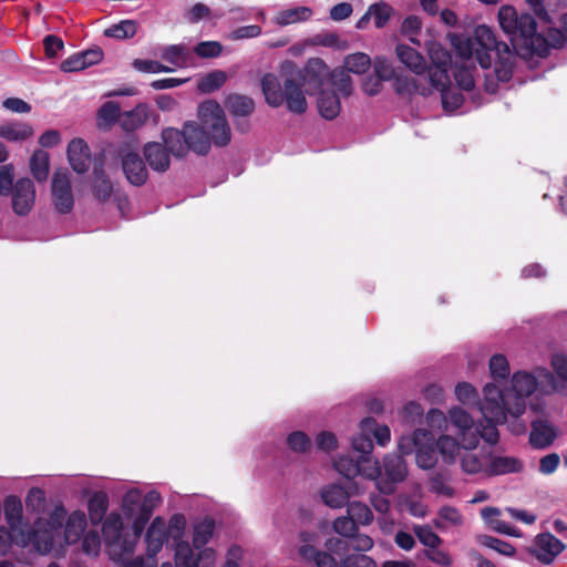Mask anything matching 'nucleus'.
<instances>
[{
  "label": "nucleus",
  "instance_id": "1",
  "mask_svg": "<svg viewBox=\"0 0 567 567\" xmlns=\"http://www.w3.org/2000/svg\"><path fill=\"white\" fill-rule=\"evenodd\" d=\"M486 395L478 402L483 421L476 425L480 439L489 445L498 443V423H507L514 435L526 433V423L520 419L525 413V400L522 392H484Z\"/></svg>",
  "mask_w": 567,
  "mask_h": 567
},
{
  "label": "nucleus",
  "instance_id": "2",
  "mask_svg": "<svg viewBox=\"0 0 567 567\" xmlns=\"http://www.w3.org/2000/svg\"><path fill=\"white\" fill-rule=\"evenodd\" d=\"M498 22L508 35L514 56L524 60L534 55L545 58L549 54L551 39L549 29L547 35L537 31V21L528 12H518L512 6H502L498 10Z\"/></svg>",
  "mask_w": 567,
  "mask_h": 567
},
{
  "label": "nucleus",
  "instance_id": "3",
  "mask_svg": "<svg viewBox=\"0 0 567 567\" xmlns=\"http://www.w3.org/2000/svg\"><path fill=\"white\" fill-rule=\"evenodd\" d=\"M200 124L189 121L183 130L187 153L193 151L206 155L212 146L224 147L230 143L231 131L220 104L214 100L205 101L198 106Z\"/></svg>",
  "mask_w": 567,
  "mask_h": 567
},
{
  "label": "nucleus",
  "instance_id": "4",
  "mask_svg": "<svg viewBox=\"0 0 567 567\" xmlns=\"http://www.w3.org/2000/svg\"><path fill=\"white\" fill-rule=\"evenodd\" d=\"M351 446L353 452L358 453L357 458L339 455L333 462V467L343 476L344 482H357V476L368 480L380 477V463L372 456L373 441L368 435H354L351 439Z\"/></svg>",
  "mask_w": 567,
  "mask_h": 567
},
{
  "label": "nucleus",
  "instance_id": "5",
  "mask_svg": "<svg viewBox=\"0 0 567 567\" xmlns=\"http://www.w3.org/2000/svg\"><path fill=\"white\" fill-rule=\"evenodd\" d=\"M475 40L480 45L478 49L495 50L496 60L493 73L485 74V91L495 94L498 84L509 82L513 78L516 58L512 49L505 42L496 39L493 30L486 25H478L475 30Z\"/></svg>",
  "mask_w": 567,
  "mask_h": 567
},
{
  "label": "nucleus",
  "instance_id": "6",
  "mask_svg": "<svg viewBox=\"0 0 567 567\" xmlns=\"http://www.w3.org/2000/svg\"><path fill=\"white\" fill-rule=\"evenodd\" d=\"M260 84L266 103L271 107H279L286 103L288 111L293 114H303L307 111L306 96L298 83L290 79V75L281 83L276 74L266 73L261 78Z\"/></svg>",
  "mask_w": 567,
  "mask_h": 567
},
{
  "label": "nucleus",
  "instance_id": "7",
  "mask_svg": "<svg viewBox=\"0 0 567 567\" xmlns=\"http://www.w3.org/2000/svg\"><path fill=\"white\" fill-rule=\"evenodd\" d=\"M402 454H415V462L422 470H432L437 463V447L433 433L416 429L410 435H402L398 443Z\"/></svg>",
  "mask_w": 567,
  "mask_h": 567
},
{
  "label": "nucleus",
  "instance_id": "8",
  "mask_svg": "<svg viewBox=\"0 0 567 567\" xmlns=\"http://www.w3.org/2000/svg\"><path fill=\"white\" fill-rule=\"evenodd\" d=\"M330 70L320 58H311L302 69H295L290 72V79H293L303 94H316L323 90L322 86L328 82Z\"/></svg>",
  "mask_w": 567,
  "mask_h": 567
},
{
  "label": "nucleus",
  "instance_id": "9",
  "mask_svg": "<svg viewBox=\"0 0 567 567\" xmlns=\"http://www.w3.org/2000/svg\"><path fill=\"white\" fill-rule=\"evenodd\" d=\"M557 378L546 368L537 367L532 372L516 371L511 378L508 390H557Z\"/></svg>",
  "mask_w": 567,
  "mask_h": 567
},
{
  "label": "nucleus",
  "instance_id": "10",
  "mask_svg": "<svg viewBox=\"0 0 567 567\" xmlns=\"http://www.w3.org/2000/svg\"><path fill=\"white\" fill-rule=\"evenodd\" d=\"M53 205L60 214H69L74 206L69 172L66 168H59L54 172L51 184Z\"/></svg>",
  "mask_w": 567,
  "mask_h": 567
},
{
  "label": "nucleus",
  "instance_id": "11",
  "mask_svg": "<svg viewBox=\"0 0 567 567\" xmlns=\"http://www.w3.org/2000/svg\"><path fill=\"white\" fill-rule=\"evenodd\" d=\"M118 156L127 182L133 186H143L148 178V171L143 157L137 152L124 148L120 150Z\"/></svg>",
  "mask_w": 567,
  "mask_h": 567
},
{
  "label": "nucleus",
  "instance_id": "12",
  "mask_svg": "<svg viewBox=\"0 0 567 567\" xmlns=\"http://www.w3.org/2000/svg\"><path fill=\"white\" fill-rule=\"evenodd\" d=\"M364 486L359 482H344L343 484H330L322 488L321 498L331 508H342L348 504L352 495H360Z\"/></svg>",
  "mask_w": 567,
  "mask_h": 567
},
{
  "label": "nucleus",
  "instance_id": "13",
  "mask_svg": "<svg viewBox=\"0 0 567 567\" xmlns=\"http://www.w3.org/2000/svg\"><path fill=\"white\" fill-rule=\"evenodd\" d=\"M11 196V206L18 216H27L35 203L34 183L29 177H21L16 181Z\"/></svg>",
  "mask_w": 567,
  "mask_h": 567
},
{
  "label": "nucleus",
  "instance_id": "14",
  "mask_svg": "<svg viewBox=\"0 0 567 567\" xmlns=\"http://www.w3.org/2000/svg\"><path fill=\"white\" fill-rule=\"evenodd\" d=\"M401 452L400 454H386L383 457L381 467V476L374 480L377 484L383 483L385 485H390L389 489H392V485L403 482L408 476V466L406 462L403 458Z\"/></svg>",
  "mask_w": 567,
  "mask_h": 567
},
{
  "label": "nucleus",
  "instance_id": "15",
  "mask_svg": "<svg viewBox=\"0 0 567 567\" xmlns=\"http://www.w3.org/2000/svg\"><path fill=\"white\" fill-rule=\"evenodd\" d=\"M565 544L551 533H540L535 537V546L529 553L540 563L550 565L565 550Z\"/></svg>",
  "mask_w": 567,
  "mask_h": 567
},
{
  "label": "nucleus",
  "instance_id": "16",
  "mask_svg": "<svg viewBox=\"0 0 567 567\" xmlns=\"http://www.w3.org/2000/svg\"><path fill=\"white\" fill-rule=\"evenodd\" d=\"M558 435L557 427L547 419H536L530 422L529 444L537 450L550 446Z\"/></svg>",
  "mask_w": 567,
  "mask_h": 567
},
{
  "label": "nucleus",
  "instance_id": "17",
  "mask_svg": "<svg viewBox=\"0 0 567 567\" xmlns=\"http://www.w3.org/2000/svg\"><path fill=\"white\" fill-rule=\"evenodd\" d=\"M103 51L100 48L89 49L78 52L65 59L61 65V71L65 73L82 71L89 66L95 65L103 60Z\"/></svg>",
  "mask_w": 567,
  "mask_h": 567
},
{
  "label": "nucleus",
  "instance_id": "18",
  "mask_svg": "<svg viewBox=\"0 0 567 567\" xmlns=\"http://www.w3.org/2000/svg\"><path fill=\"white\" fill-rule=\"evenodd\" d=\"M68 159L74 172L84 174L90 168L91 151L82 138H73L66 150Z\"/></svg>",
  "mask_w": 567,
  "mask_h": 567
},
{
  "label": "nucleus",
  "instance_id": "19",
  "mask_svg": "<svg viewBox=\"0 0 567 567\" xmlns=\"http://www.w3.org/2000/svg\"><path fill=\"white\" fill-rule=\"evenodd\" d=\"M167 539V530L162 517H155L145 534L146 554L154 558L163 548Z\"/></svg>",
  "mask_w": 567,
  "mask_h": 567
},
{
  "label": "nucleus",
  "instance_id": "20",
  "mask_svg": "<svg viewBox=\"0 0 567 567\" xmlns=\"http://www.w3.org/2000/svg\"><path fill=\"white\" fill-rule=\"evenodd\" d=\"M143 155L153 171L165 173L169 169L171 154L162 143H146L143 147Z\"/></svg>",
  "mask_w": 567,
  "mask_h": 567
},
{
  "label": "nucleus",
  "instance_id": "21",
  "mask_svg": "<svg viewBox=\"0 0 567 567\" xmlns=\"http://www.w3.org/2000/svg\"><path fill=\"white\" fill-rule=\"evenodd\" d=\"M522 470L523 463L515 456H494L485 465L484 473L487 476H497L519 473Z\"/></svg>",
  "mask_w": 567,
  "mask_h": 567
},
{
  "label": "nucleus",
  "instance_id": "22",
  "mask_svg": "<svg viewBox=\"0 0 567 567\" xmlns=\"http://www.w3.org/2000/svg\"><path fill=\"white\" fill-rule=\"evenodd\" d=\"M150 117V106L138 103L133 110L122 112L120 126L125 132H134L141 128Z\"/></svg>",
  "mask_w": 567,
  "mask_h": 567
},
{
  "label": "nucleus",
  "instance_id": "23",
  "mask_svg": "<svg viewBox=\"0 0 567 567\" xmlns=\"http://www.w3.org/2000/svg\"><path fill=\"white\" fill-rule=\"evenodd\" d=\"M162 141L164 147L171 155L175 157H184L187 155V145L185 144L184 130L166 127L162 131Z\"/></svg>",
  "mask_w": 567,
  "mask_h": 567
},
{
  "label": "nucleus",
  "instance_id": "24",
  "mask_svg": "<svg viewBox=\"0 0 567 567\" xmlns=\"http://www.w3.org/2000/svg\"><path fill=\"white\" fill-rule=\"evenodd\" d=\"M319 114L328 120H334L341 112V102L334 91L321 90L317 101Z\"/></svg>",
  "mask_w": 567,
  "mask_h": 567
},
{
  "label": "nucleus",
  "instance_id": "25",
  "mask_svg": "<svg viewBox=\"0 0 567 567\" xmlns=\"http://www.w3.org/2000/svg\"><path fill=\"white\" fill-rule=\"evenodd\" d=\"M395 53L399 60L415 74H422L426 70L425 59L415 49L406 44H398Z\"/></svg>",
  "mask_w": 567,
  "mask_h": 567
},
{
  "label": "nucleus",
  "instance_id": "26",
  "mask_svg": "<svg viewBox=\"0 0 567 567\" xmlns=\"http://www.w3.org/2000/svg\"><path fill=\"white\" fill-rule=\"evenodd\" d=\"M34 134L32 125L21 121L0 126V137L9 142H23Z\"/></svg>",
  "mask_w": 567,
  "mask_h": 567
},
{
  "label": "nucleus",
  "instance_id": "27",
  "mask_svg": "<svg viewBox=\"0 0 567 567\" xmlns=\"http://www.w3.org/2000/svg\"><path fill=\"white\" fill-rule=\"evenodd\" d=\"M225 106L235 117H247L255 111V102L251 97L238 93L229 94Z\"/></svg>",
  "mask_w": 567,
  "mask_h": 567
},
{
  "label": "nucleus",
  "instance_id": "28",
  "mask_svg": "<svg viewBox=\"0 0 567 567\" xmlns=\"http://www.w3.org/2000/svg\"><path fill=\"white\" fill-rule=\"evenodd\" d=\"M55 534L58 533L42 525V519L37 520L31 537L37 550L42 554L50 553L54 546Z\"/></svg>",
  "mask_w": 567,
  "mask_h": 567
},
{
  "label": "nucleus",
  "instance_id": "29",
  "mask_svg": "<svg viewBox=\"0 0 567 567\" xmlns=\"http://www.w3.org/2000/svg\"><path fill=\"white\" fill-rule=\"evenodd\" d=\"M361 432L358 435L374 437L380 446H385L391 440V431L388 425H379L373 417H365L360 423Z\"/></svg>",
  "mask_w": 567,
  "mask_h": 567
},
{
  "label": "nucleus",
  "instance_id": "30",
  "mask_svg": "<svg viewBox=\"0 0 567 567\" xmlns=\"http://www.w3.org/2000/svg\"><path fill=\"white\" fill-rule=\"evenodd\" d=\"M109 509V496L103 491L94 492L87 499V511L93 525L100 524Z\"/></svg>",
  "mask_w": 567,
  "mask_h": 567
},
{
  "label": "nucleus",
  "instance_id": "31",
  "mask_svg": "<svg viewBox=\"0 0 567 567\" xmlns=\"http://www.w3.org/2000/svg\"><path fill=\"white\" fill-rule=\"evenodd\" d=\"M123 520L120 514L111 513L102 525V535L107 546L117 545L121 542Z\"/></svg>",
  "mask_w": 567,
  "mask_h": 567
},
{
  "label": "nucleus",
  "instance_id": "32",
  "mask_svg": "<svg viewBox=\"0 0 567 567\" xmlns=\"http://www.w3.org/2000/svg\"><path fill=\"white\" fill-rule=\"evenodd\" d=\"M86 525V516L82 511L72 512L68 516L64 525L65 539L69 543L79 540L85 530Z\"/></svg>",
  "mask_w": 567,
  "mask_h": 567
},
{
  "label": "nucleus",
  "instance_id": "33",
  "mask_svg": "<svg viewBox=\"0 0 567 567\" xmlns=\"http://www.w3.org/2000/svg\"><path fill=\"white\" fill-rule=\"evenodd\" d=\"M94 179L92 182V193L95 199L101 203L107 202L113 193V185L102 167H94Z\"/></svg>",
  "mask_w": 567,
  "mask_h": 567
},
{
  "label": "nucleus",
  "instance_id": "34",
  "mask_svg": "<svg viewBox=\"0 0 567 567\" xmlns=\"http://www.w3.org/2000/svg\"><path fill=\"white\" fill-rule=\"evenodd\" d=\"M4 517L9 527L13 530L18 529L22 523V503L16 495H9L3 502Z\"/></svg>",
  "mask_w": 567,
  "mask_h": 567
},
{
  "label": "nucleus",
  "instance_id": "35",
  "mask_svg": "<svg viewBox=\"0 0 567 567\" xmlns=\"http://www.w3.org/2000/svg\"><path fill=\"white\" fill-rule=\"evenodd\" d=\"M50 168V156L49 153L43 150H37L33 152L30 158V171L32 176L39 182H45L49 176Z\"/></svg>",
  "mask_w": 567,
  "mask_h": 567
},
{
  "label": "nucleus",
  "instance_id": "36",
  "mask_svg": "<svg viewBox=\"0 0 567 567\" xmlns=\"http://www.w3.org/2000/svg\"><path fill=\"white\" fill-rule=\"evenodd\" d=\"M437 452L446 464H453L460 453V442L451 435L442 434L435 439Z\"/></svg>",
  "mask_w": 567,
  "mask_h": 567
},
{
  "label": "nucleus",
  "instance_id": "37",
  "mask_svg": "<svg viewBox=\"0 0 567 567\" xmlns=\"http://www.w3.org/2000/svg\"><path fill=\"white\" fill-rule=\"evenodd\" d=\"M394 90L400 95L420 94L429 96L431 94V89L423 86L415 78H395Z\"/></svg>",
  "mask_w": 567,
  "mask_h": 567
},
{
  "label": "nucleus",
  "instance_id": "38",
  "mask_svg": "<svg viewBox=\"0 0 567 567\" xmlns=\"http://www.w3.org/2000/svg\"><path fill=\"white\" fill-rule=\"evenodd\" d=\"M227 73L223 70H214L197 81V89L204 94L219 90L227 81Z\"/></svg>",
  "mask_w": 567,
  "mask_h": 567
},
{
  "label": "nucleus",
  "instance_id": "39",
  "mask_svg": "<svg viewBox=\"0 0 567 567\" xmlns=\"http://www.w3.org/2000/svg\"><path fill=\"white\" fill-rule=\"evenodd\" d=\"M214 530L215 522L212 518H205L202 522L196 523L194 525V533L192 539L194 548H204L213 537Z\"/></svg>",
  "mask_w": 567,
  "mask_h": 567
},
{
  "label": "nucleus",
  "instance_id": "40",
  "mask_svg": "<svg viewBox=\"0 0 567 567\" xmlns=\"http://www.w3.org/2000/svg\"><path fill=\"white\" fill-rule=\"evenodd\" d=\"M312 14L309 7H296L280 11L275 21L278 25L285 27L297 22L307 21Z\"/></svg>",
  "mask_w": 567,
  "mask_h": 567
},
{
  "label": "nucleus",
  "instance_id": "41",
  "mask_svg": "<svg viewBox=\"0 0 567 567\" xmlns=\"http://www.w3.org/2000/svg\"><path fill=\"white\" fill-rule=\"evenodd\" d=\"M175 564L176 567H198V557L188 542L179 539L175 543Z\"/></svg>",
  "mask_w": 567,
  "mask_h": 567
},
{
  "label": "nucleus",
  "instance_id": "42",
  "mask_svg": "<svg viewBox=\"0 0 567 567\" xmlns=\"http://www.w3.org/2000/svg\"><path fill=\"white\" fill-rule=\"evenodd\" d=\"M347 515L359 526H368L373 522V513L370 507L361 502H348Z\"/></svg>",
  "mask_w": 567,
  "mask_h": 567
},
{
  "label": "nucleus",
  "instance_id": "43",
  "mask_svg": "<svg viewBox=\"0 0 567 567\" xmlns=\"http://www.w3.org/2000/svg\"><path fill=\"white\" fill-rule=\"evenodd\" d=\"M491 377L494 381H506L511 373L509 362L502 353H496L491 357L488 362Z\"/></svg>",
  "mask_w": 567,
  "mask_h": 567
},
{
  "label": "nucleus",
  "instance_id": "44",
  "mask_svg": "<svg viewBox=\"0 0 567 567\" xmlns=\"http://www.w3.org/2000/svg\"><path fill=\"white\" fill-rule=\"evenodd\" d=\"M137 32V22L135 20H122L116 24L105 29L104 35L118 40L131 39Z\"/></svg>",
  "mask_w": 567,
  "mask_h": 567
},
{
  "label": "nucleus",
  "instance_id": "45",
  "mask_svg": "<svg viewBox=\"0 0 567 567\" xmlns=\"http://www.w3.org/2000/svg\"><path fill=\"white\" fill-rule=\"evenodd\" d=\"M328 83L336 87L344 97L352 93V80L349 72L342 69H334L330 71Z\"/></svg>",
  "mask_w": 567,
  "mask_h": 567
},
{
  "label": "nucleus",
  "instance_id": "46",
  "mask_svg": "<svg viewBox=\"0 0 567 567\" xmlns=\"http://www.w3.org/2000/svg\"><path fill=\"white\" fill-rule=\"evenodd\" d=\"M450 481V475L447 472H435L430 477V486L429 489L431 493L436 495H443L446 497H453L455 494V491L452 486L447 484Z\"/></svg>",
  "mask_w": 567,
  "mask_h": 567
},
{
  "label": "nucleus",
  "instance_id": "47",
  "mask_svg": "<svg viewBox=\"0 0 567 567\" xmlns=\"http://www.w3.org/2000/svg\"><path fill=\"white\" fill-rule=\"evenodd\" d=\"M431 91L436 90L440 93L449 89L451 79L449 75V68L430 66L427 70Z\"/></svg>",
  "mask_w": 567,
  "mask_h": 567
},
{
  "label": "nucleus",
  "instance_id": "48",
  "mask_svg": "<svg viewBox=\"0 0 567 567\" xmlns=\"http://www.w3.org/2000/svg\"><path fill=\"white\" fill-rule=\"evenodd\" d=\"M370 65V56L362 52L349 54L344 59V68L347 72L363 74L369 70Z\"/></svg>",
  "mask_w": 567,
  "mask_h": 567
},
{
  "label": "nucleus",
  "instance_id": "49",
  "mask_svg": "<svg viewBox=\"0 0 567 567\" xmlns=\"http://www.w3.org/2000/svg\"><path fill=\"white\" fill-rule=\"evenodd\" d=\"M478 542L481 545L507 557H513L516 553L515 547L511 543L496 538L494 536L482 535L478 537Z\"/></svg>",
  "mask_w": 567,
  "mask_h": 567
},
{
  "label": "nucleus",
  "instance_id": "50",
  "mask_svg": "<svg viewBox=\"0 0 567 567\" xmlns=\"http://www.w3.org/2000/svg\"><path fill=\"white\" fill-rule=\"evenodd\" d=\"M189 52L184 44H172L163 50L162 58L166 62L176 66H183L186 64Z\"/></svg>",
  "mask_w": 567,
  "mask_h": 567
},
{
  "label": "nucleus",
  "instance_id": "51",
  "mask_svg": "<svg viewBox=\"0 0 567 567\" xmlns=\"http://www.w3.org/2000/svg\"><path fill=\"white\" fill-rule=\"evenodd\" d=\"M121 116V106L114 101L105 102L97 111V120L104 122L107 126L120 123Z\"/></svg>",
  "mask_w": 567,
  "mask_h": 567
},
{
  "label": "nucleus",
  "instance_id": "52",
  "mask_svg": "<svg viewBox=\"0 0 567 567\" xmlns=\"http://www.w3.org/2000/svg\"><path fill=\"white\" fill-rule=\"evenodd\" d=\"M369 10L378 29L384 28L394 14V9L385 2L373 3L369 7Z\"/></svg>",
  "mask_w": 567,
  "mask_h": 567
},
{
  "label": "nucleus",
  "instance_id": "53",
  "mask_svg": "<svg viewBox=\"0 0 567 567\" xmlns=\"http://www.w3.org/2000/svg\"><path fill=\"white\" fill-rule=\"evenodd\" d=\"M413 532L419 542L426 547L425 549L436 548L443 542L429 525H416L414 526Z\"/></svg>",
  "mask_w": 567,
  "mask_h": 567
},
{
  "label": "nucleus",
  "instance_id": "54",
  "mask_svg": "<svg viewBox=\"0 0 567 567\" xmlns=\"http://www.w3.org/2000/svg\"><path fill=\"white\" fill-rule=\"evenodd\" d=\"M429 56L431 60V66L450 68L452 63V56L450 52L443 48L440 43H432L429 47Z\"/></svg>",
  "mask_w": 567,
  "mask_h": 567
},
{
  "label": "nucleus",
  "instance_id": "55",
  "mask_svg": "<svg viewBox=\"0 0 567 567\" xmlns=\"http://www.w3.org/2000/svg\"><path fill=\"white\" fill-rule=\"evenodd\" d=\"M286 443L289 450L296 453H306L311 446L310 437L302 431L289 433Z\"/></svg>",
  "mask_w": 567,
  "mask_h": 567
},
{
  "label": "nucleus",
  "instance_id": "56",
  "mask_svg": "<svg viewBox=\"0 0 567 567\" xmlns=\"http://www.w3.org/2000/svg\"><path fill=\"white\" fill-rule=\"evenodd\" d=\"M14 184L13 164L0 165V196H9L14 188Z\"/></svg>",
  "mask_w": 567,
  "mask_h": 567
},
{
  "label": "nucleus",
  "instance_id": "57",
  "mask_svg": "<svg viewBox=\"0 0 567 567\" xmlns=\"http://www.w3.org/2000/svg\"><path fill=\"white\" fill-rule=\"evenodd\" d=\"M549 392H522V396L525 400V409L529 408V410L536 414L545 415L546 410V401L544 395Z\"/></svg>",
  "mask_w": 567,
  "mask_h": 567
},
{
  "label": "nucleus",
  "instance_id": "58",
  "mask_svg": "<svg viewBox=\"0 0 567 567\" xmlns=\"http://www.w3.org/2000/svg\"><path fill=\"white\" fill-rule=\"evenodd\" d=\"M421 556L440 567H451L453 565L452 556L447 551L442 550L439 547L423 549L419 557Z\"/></svg>",
  "mask_w": 567,
  "mask_h": 567
},
{
  "label": "nucleus",
  "instance_id": "59",
  "mask_svg": "<svg viewBox=\"0 0 567 567\" xmlns=\"http://www.w3.org/2000/svg\"><path fill=\"white\" fill-rule=\"evenodd\" d=\"M358 527L359 526L348 515L340 516L336 518L333 522L334 532L347 539H350L351 537L355 536Z\"/></svg>",
  "mask_w": 567,
  "mask_h": 567
},
{
  "label": "nucleus",
  "instance_id": "60",
  "mask_svg": "<svg viewBox=\"0 0 567 567\" xmlns=\"http://www.w3.org/2000/svg\"><path fill=\"white\" fill-rule=\"evenodd\" d=\"M142 504V491L138 488L128 489L122 498V508L127 517L134 516V509Z\"/></svg>",
  "mask_w": 567,
  "mask_h": 567
},
{
  "label": "nucleus",
  "instance_id": "61",
  "mask_svg": "<svg viewBox=\"0 0 567 567\" xmlns=\"http://www.w3.org/2000/svg\"><path fill=\"white\" fill-rule=\"evenodd\" d=\"M451 423L457 427L458 431L468 430L474 424L472 416L464 409L460 406L452 408L449 411Z\"/></svg>",
  "mask_w": 567,
  "mask_h": 567
},
{
  "label": "nucleus",
  "instance_id": "62",
  "mask_svg": "<svg viewBox=\"0 0 567 567\" xmlns=\"http://www.w3.org/2000/svg\"><path fill=\"white\" fill-rule=\"evenodd\" d=\"M194 52L199 58L213 59L221 54L223 45L218 41H203L194 48Z\"/></svg>",
  "mask_w": 567,
  "mask_h": 567
},
{
  "label": "nucleus",
  "instance_id": "63",
  "mask_svg": "<svg viewBox=\"0 0 567 567\" xmlns=\"http://www.w3.org/2000/svg\"><path fill=\"white\" fill-rule=\"evenodd\" d=\"M559 28H549L551 45L555 49L561 48L567 43V13L559 18Z\"/></svg>",
  "mask_w": 567,
  "mask_h": 567
},
{
  "label": "nucleus",
  "instance_id": "64",
  "mask_svg": "<svg viewBox=\"0 0 567 567\" xmlns=\"http://www.w3.org/2000/svg\"><path fill=\"white\" fill-rule=\"evenodd\" d=\"M341 567H377L375 560L361 553L346 555L341 560Z\"/></svg>",
  "mask_w": 567,
  "mask_h": 567
}]
</instances>
